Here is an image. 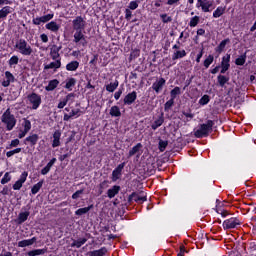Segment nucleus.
<instances>
[{
    "label": "nucleus",
    "mask_w": 256,
    "mask_h": 256,
    "mask_svg": "<svg viewBox=\"0 0 256 256\" xmlns=\"http://www.w3.org/2000/svg\"><path fill=\"white\" fill-rule=\"evenodd\" d=\"M223 229H237L241 225V220L237 217H231L223 222Z\"/></svg>",
    "instance_id": "nucleus-7"
},
{
    "label": "nucleus",
    "mask_w": 256,
    "mask_h": 256,
    "mask_svg": "<svg viewBox=\"0 0 256 256\" xmlns=\"http://www.w3.org/2000/svg\"><path fill=\"white\" fill-rule=\"evenodd\" d=\"M38 141H39V135L38 134H32V135L25 138L24 143L25 144L30 143L31 147H35V145H37Z\"/></svg>",
    "instance_id": "nucleus-21"
},
{
    "label": "nucleus",
    "mask_w": 256,
    "mask_h": 256,
    "mask_svg": "<svg viewBox=\"0 0 256 256\" xmlns=\"http://www.w3.org/2000/svg\"><path fill=\"white\" fill-rule=\"evenodd\" d=\"M165 83H167V81L165 80V78L161 77L152 84L151 88L153 89V91H155L157 95H159V93L163 91Z\"/></svg>",
    "instance_id": "nucleus-12"
},
{
    "label": "nucleus",
    "mask_w": 256,
    "mask_h": 256,
    "mask_svg": "<svg viewBox=\"0 0 256 256\" xmlns=\"http://www.w3.org/2000/svg\"><path fill=\"white\" fill-rule=\"evenodd\" d=\"M80 113H81V109H73V110H71L69 115L73 119V117H75V116L80 117L81 116Z\"/></svg>",
    "instance_id": "nucleus-60"
},
{
    "label": "nucleus",
    "mask_w": 256,
    "mask_h": 256,
    "mask_svg": "<svg viewBox=\"0 0 256 256\" xmlns=\"http://www.w3.org/2000/svg\"><path fill=\"white\" fill-rule=\"evenodd\" d=\"M55 17L54 13L46 14L40 17H36L32 19L33 25H41V23H49L51 19Z\"/></svg>",
    "instance_id": "nucleus-10"
},
{
    "label": "nucleus",
    "mask_w": 256,
    "mask_h": 256,
    "mask_svg": "<svg viewBox=\"0 0 256 256\" xmlns=\"http://www.w3.org/2000/svg\"><path fill=\"white\" fill-rule=\"evenodd\" d=\"M62 46L53 45L50 49V57L53 61H61V54H59V51H61Z\"/></svg>",
    "instance_id": "nucleus-16"
},
{
    "label": "nucleus",
    "mask_w": 256,
    "mask_h": 256,
    "mask_svg": "<svg viewBox=\"0 0 256 256\" xmlns=\"http://www.w3.org/2000/svg\"><path fill=\"white\" fill-rule=\"evenodd\" d=\"M139 7V1H130L128 5V9L131 11H135Z\"/></svg>",
    "instance_id": "nucleus-57"
},
{
    "label": "nucleus",
    "mask_w": 256,
    "mask_h": 256,
    "mask_svg": "<svg viewBox=\"0 0 256 256\" xmlns=\"http://www.w3.org/2000/svg\"><path fill=\"white\" fill-rule=\"evenodd\" d=\"M211 7H213V3L209 1L204 2V6H202L203 13H211Z\"/></svg>",
    "instance_id": "nucleus-51"
},
{
    "label": "nucleus",
    "mask_w": 256,
    "mask_h": 256,
    "mask_svg": "<svg viewBox=\"0 0 256 256\" xmlns=\"http://www.w3.org/2000/svg\"><path fill=\"white\" fill-rule=\"evenodd\" d=\"M173 105H175V100H173V98H170V99L164 104V111H169V109H171V107H173Z\"/></svg>",
    "instance_id": "nucleus-54"
},
{
    "label": "nucleus",
    "mask_w": 256,
    "mask_h": 256,
    "mask_svg": "<svg viewBox=\"0 0 256 256\" xmlns=\"http://www.w3.org/2000/svg\"><path fill=\"white\" fill-rule=\"evenodd\" d=\"M71 97H75V94L70 93L62 101H60L57 106L58 109H63L67 105V103H69V99H71Z\"/></svg>",
    "instance_id": "nucleus-36"
},
{
    "label": "nucleus",
    "mask_w": 256,
    "mask_h": 256,
    "mask_svg": "<svg viewBox=\"0 0 256 256\" xmlns=\"http://www.w3.org/2000/svg\"><path fill=\"white\" fill-rule=\"evenodd\" d=\"M1 122L6 125V131H13L15 125H17V118L11 113V109L7 108L2 114Z\"/></svg>",
    "instance_id": "nucleus-1"
},
{
    "label": "nucleus",
    "mask_w": 256,
    "mask_h": 256,
    "mask_svg": "<svg viewBox=\"0 0 256 256\" xmlns=\"http://www.w3.org/2000/svg\"><path fill=\"white\" fill-rule=\"evenodd\" d=\"M217 81L220 87H225V84L229 83V77L220 74L217 76Z\"/></svg>",
    "instance_id": "nucleus-44"
},
{
    "label": "nucleus",
    "mask_w": 256,
    "mask_h": 256,
    "mask_svg": "<svg viewBox=\"0 0 256 256\" xmlns=\"http://www.w3.org/2000/svg\"><path fill=\"white\" fill-rule=\"evenodd\" d=\"M124 13L126 21H131V18L133 17V12L131 11V9L126 8Z\"/></svg>",
    "instance_id": "nucleus-59"
},
{
    "label": "nucleus",
    "mask_w": 256,
    "mask_h": 256,
    "mask_svg": "<svg viewBox=\"0 0 256 256\" xmlns=\"http://www.w3.org/2000/svg\"><path fill=\"white\" fill-rule=\"evenodd\" d=\"M9 181H11V173L6 172L1 179V185H6V183H9Z\"/></svg>",
    "instance_id": "nucleus-53"
},
{
    "label": "nucleus",
    "mask_w": 256,
    "mask_h": 256,
    "mask_svg": "<svg viewBox=\"0 0 256 256\" xmlns=\"http://www.w3.org/2000/svg\"><path fill=\"white\" fill-rule=\"evenodd\" d=\"M0 193L1 195H9V193H11V188H9V186H4Z\"/></svg>",
    "instance_id": "nucleus-63"
},
{
    "label": "nucleus",
    "mask_w": 256,
    "mask_h": 256,
    "mask_svg": "<svg viewBox=\"0 0 256 256\" xmlns=\"http://www.w3.org/2000/svg\"><path fill=\"white\" fill-rule=\"evenodd\" d=\"M48 69H61V60H54V62L45 65L44 70L48 71Z\"/></svg>",
    "instance_id": "nucleus-29"
},
{
    "label": "nucleus",
    "mask_w": 256,
    "mask_h": 256,
    "mask_svg": "<svg viewBox=\"0 0 256 256\" xmlns=\"http://www.w3.org/2000/svg\"><path fill=\"white\" fill-rule=\"evenodd\" d=\"M109 114L111 115V117H121V109L119 108V106H112L110 108Z\"/></svg>",
    "instance_id": "nucleus-42"
},
{
    "label": "nucleus",
    "mask_w": 256,
    "mask_h": 256,
    "mask_svg": "<svg viewBox=\"0 0 256 256\" xmlns=\"http://www.w3.org/2000/svg\"><path fill=\"white\" fill-rule=\"evenodd\" d=\"M163 123H165V113H161L158 116V119H156L152 124H151V129L153 131H157V129H159V127H161V125H163Z\"/></svg>",
    "instance_id": "nucleus-17"
},
{
    "label": "nucleus",
    "mask_w": 256,
    "mask_h": 256,
    "mask_svg": "<svg viewBox=\"0 0 256 256\" xmlns=\"http://www.w3.org/2000/svg\"><path fill=\"white\" fill-rule=\"evenodd\" d=\"M216 213H218V215H221V217L223 218L229 215V211L223 210L222 208H216Z\"/></svg>",
    "instance_id": "nucleus-58"
},
{
    "label": "nucleus",
    "mask_w": 256,
    "mask_h": 256,
    "mask_svg": "<svg viewBox=\"0 0 256 256\" xmlns=\"http://www.w3.org/2000/svg\"><path fill=\"white\" fill-rule=\"evenodd\" d=\"M77 69H79V61L77 60L71 61L66 65L67 71H77Z\"/></svg>",
    "instance_id": "nucleus-37"
},
{
    "label": "nucleus",
    "mask_w": 256,
    "mask_h": 256,
    "mask_svg": "<svg viewBox=\"0 0 256 256\" xmlns=\"http://www.w3.org/2000/svg\"><path fill=\"white\" fill-rule=\"evenodd\" d=\"M47 253V248L43 249H34L28 252V256H39V255H45Z\"/></svg>",
    "instance_id": "nucleus-41"
},
{
    "label": "nucleus",
    "mask_w": 256,
    "mask_h": 256,
    "mask_svg": "<svg viewBox=\"0 0 256 256\" xmlns=\"http://www.w3.org/2000/svg\"><path fill=\"white\" fill-rule=\"evenodd\" d=\"M27 99H28L30 105H32L31 109H33L34 111H37V109L39 107H41V103H42L41 95H39L35 92H32L31 94H29L27 96Z\"/></svg>",
    "instance_id": "nucleus-4"
},
{
    "label": "nucleus",
    "mask_w": 256,
    "mask_h": 256,
    "mask_svg": "<svg viewBox=\"0 0 256 256\" xmlns=\"http://www.w3.org/2000/svg\"><path fill=\"white\" fill-rule=\"evenodd\" d=\"M15 49H17L21 55H24V57H30V55H33V48H31V45H29L27 40L23 38L16 41Z\"/></svg>",
    "instance_id": "nucleus-3"
},
{
    "label": "nucleus",
    "mask_w": 256,
    "mask_h": 256,
    "mask_svg": "<svg viewBox=\"0 0 256 256\" xmlns=\"http://www.w3.org/2000/svg\"><path fill=\"white\" fill-rule=\"evenodd\" d=\"M93 209V205H89L84 208H79L78 210L75 211V215L78 217H81V215H86V213H89Z\"/></svg>",
    "instance_id": "nucleus-32"
},
{
    "label": "nucleus",
    "mask_w": 256,
    "mask_h": 256,
    "mask_svg": "<svg viewBox=\"0 0 256 256\" xmlns=\"http://www.w3.org/2000/svg\"><path fill=\"white\" fill-rule=\"evenodd\" d=\"M19 143H21V141L16 138L12 140L9 145L6 146V149H13V147H19Z\"/></svg>",
    "instance_id": "nucleus-56"
},
{
    "label": "nucleus",
    "mask_w": 256,
    "mask_h": 256,
    "mask_svg": "<svg viewBox=\"0 0 256 256\" xmlns=\"http://www.w3.org/2000/svg\"><path fill=\"white\" fill-rule=\"evenodd\" d=\"M231 43V39L226 38L220 42V44L215 48V52L221 54L223 51H225V47H227V44Z\"/></svg>",
    "instance_id": "nucleus-26"
},
{
    "label": "nucleus",
    "mask_w": 256,
    "mask_h": 256,
    "mask_svg": "<svg viewBox=\"0 0 256 256\" xmlns=\"http://www.w3.org/2000/svg\"><path fill=\"white\" fill-rule=\"evenodd\" d=\"M29 215H31L29 211L20 212L18 218L16 219L17 225H23V223L29 219Z\"/></svg>",
    "instance_id": "nucleus-22"
},
{
    "label": "nucleus",
    "mask_w": 256,
    "mask_h": 256,
    "mask_svg": "<svg viewBox=\"0 0 256 256\" xmlns=\"http://www.w3.org/2000/svg\"><path fill=\"white\" fill-rule=\"evenodd\" d=\"M177 95H181V88L179 86L174 87L171 91H170V99H177Z\"/></svg>",
    "instance_id": "nucleus-45"
},
{
    "label": "nucleus",
    "mask_w": 256,
    "mask_h": 256,
    "mask_svg": "<svg viewBox=\"0 0 256 256\" xmlns=\"http://www.w3.org/2000/svg\"><path fill=\"white\" fill-rule=\"evenodd\" d=\"M225 7L218 6L216 10L213 12V18L214 19H219V17L225 15Z\"/></svg>",
    "instance_id": "nucleus-38"
},
{
    "label": "nucleus",
    "mask_w": 256,
    "mask_h": 256,
    "mask_svg": "<svg viewBox=\"0 0 256 256\" xmlns=\"http://www.w3.org/2000/svg\"><path fill=\"white\" fill-rule=\"evenodd\" d=\"M22 127H24V130L18 134L19 139H23V137H25V135H27V133L31 131V121L27 118H24Z\"/></svg>",
    "instance_id": "nucleus-15"
},
{
    "label": "nucleus",
    "mask_w": 256,
    "mask_h": 256,
    "mask_svg": "<svg viewBox=\"0 0 256 256\" xmlns=\"http://www.w3.org/2000/svg\"><path fill=\"white\" fill-rule=\"evenodd\" d=\"M107 254V248L102 247L99 250H94L90 252V256H104Z\"/></svg>",
    "instance_id": "nucleus-43"
},
{
    "label": "nucleus",
    "mask_w": 256,
    "mask_h": 256,
    "mask_svg": "<svg viewBox=\"0 0 256 256\" xmlns=\"http://www.w3.org/2000/svg\"><path fill=\"white\" fill-rule=\"evenodd\" d=\"M85 243H87V238H78L72 242L71 246L76 247V249H81Z\"/></svg>",
    "instance_id": "nucleus-30"
},
{
    "label": "nucleus",
    "mask_w": 256,
    "mask_h": 256,
    "mask_svg": "<svg viewBox=\"0 0 256 256\" xmlns=\"http://www.w3.org/2000/svg\"><path fill=\"white\" fill-rule=\"evenodd\" d=\"M133 201L138 204L145 203V201H147V195L145 194V192H140V194H138L137 192H132L128 196V203L131 205Z\"/></svg>",
    "instance_id": "nucleus-5"
},
{
    "label": "nucleus",
    "mask_w": 256,
    "mask_h": 256,
    "mask_svg": "<svg viewBox=\"0 0 256 256\" xmlns=\"http://www.w3.org/2000/svg\"><path fill=\"white\" fill-rule=\"evenodd\" d=\"M77 85V79L75 78H68L66 80L65 89H68L69 91H73V87Z\"/></svg>",
    "instance_id": "nucleus-35"
},
{
    "label": "nucleus",
    "mask_w": 256,
    "mask_h": 256,
    "mask_svg": "<svg viewBox=\"0 0 256 256\" xmlns=\"http://www.w3.org/2000/svg\"><path fill=\"white\" fill-rule=\"evenodd\" d=\"M84 31L85 30H75L73 39L74 43H80L82 47L87 46V39H85V34H83Z\"/></svg>",
    "instance_id": "nucleus-9"
},
{
    "label": "nucleus",
    "mask_w": 256,
    "mask_h": 256,
    "mask_svg": "<svg viewBox=\"0 0 256 256\" xmlns=\"http://www.w3.org/2000/svg\"><path fill=\"white\" fill-rule=\"evenodd\" d=\"M43 183H45V180H40L38 183L32 186L31 188L32 195H37V193L41 191V188L43 187Z\"/></svg>",
    "instance_id": "nucleus-31"
},
{
    "label": "nucleus",
    "mask_w": 256,
    "mask_h": 256,
    "mask_svg": "<svg viewBox=\"0 0 256 256\" xmlns=\"http://www.w3.org/2000/svg\"><path fill=\"white\" fill-rule=\"evenodd\" d=\"M213 61H215V57L209 54L203 61V66L205 67V69H209V67L213 65Z\"/></svg>",
    "instance_id": "nucleus-39"
},
{
    "label": "nucleus",
    "mask_w": 256,
    "mask_h": 256,
    "mask_svg": "<svg viewBox=\"0 0 256 256\" xmlns=\"http://www.w3.org/2000/svg\"><path fill=\"white\" fill-rule=\"evenodd\" d=\"M56 87H59V80L53 79L48 82V85L45 87V91H55Z\"/></svg>",
    "instance_id": "nucleus-28"
},
{
    "label": "nucleus",
    "mask_w": 256,
    "mask_h": 256,
    "mask_svg": "<svg viewBox=\"0 0 256 256\" xmlns=\"http://www.w3.org/2000/svg\"><path fill=\"white\" fill-rule=\"evenodd\" d=\"M13 13V8L11 6H4L0 9V19H7L8 15Z\"/></svg>",
    "instance_id": "nucleus-25"
},
{
    "label": "nucleus",
    "mask_w": 256,
    "mask_h": 256,
    "mask_svg": "<svg viewBox=\"0 0 256 256\" xmlns=\"http://www.w3.org/2000/svg\"><path fill=\"white\" fill-rule=\"evenodd\" d=\"M45 28L52 33H57L61 29V25L57 24L55 21H50L45 25Z\"/></svg>",
    "instance_id": "nucleus-20"
},
{
    "label": "nucleus",
    "mask_w": 256,
    "mask_h": 256,
    "mask_svg": "<svg viewBox=\"0 0 256 256\" xmlns=\"http://www.w3.org/2000/svg\"><path fill=\"white\" fill-rule=\"evenodd\" d=\"M19 64V56L14 55L8 60L9 67H13V65Z\"/></svg>",
    "instance_id": "nucleus-50"
},
{
    "label": "nucleus",
    "mask_w": 256,
    "mask_h": 256,
    "mask_svg": "<svg viewBox=\"0 0 256 256\" xmlns=\"http://www.w3.org/2000/svg\"><path fill=\"white\" fill-rule=\"evenodd\" d=\"M121 191V186L114 185L112 188L108 189L107 191V197L109 199H113L116 195H119V192Z\"/></svg>",
    "instance_id": "nucleus-23"
},
{
    "label": "nucleus",
    "mask_w": 256,
    "mask_h": 256,
    "mask_svg": "<svg viewBox=\"0 0 256 256\" xmlns=\"http://www.w3.org/2000/svg\"><path fill=\"white\" fill-rule=\"evenodd\" d=\"M200 21H201V18L199 16H194L190 18L189 27H197Z\"/></svg>",
    "instance_id": "nucleus-48"
},
{
    "label": "nucleus",
    "mask_w": 256,
    "mask_h": 256,
    "mask_svg": "<svg viewBox=\"0 0 256 256\" xmlns=\"http://www.w3.org/2000/svg\"><path fill=\"white\" fill-rule=\"evenodd\" d=\"M182 114L184 115V117H187L188 119H193V117H195V114L191 113V109L187 111H182Z\"/></svg>",
    "instance_id": "nucleus-62"
},
{
    "label": "nucleus",
    "mask_w": 256,
    "mask_h": 256,
    "mask_svg": "<svg viewBox=\"0 0 256 256\" xmlns=\"http://www.w3.org/2000/svg\"><path fill=\"white\" fill-rule=\"evenodd\" d=\"M61 145V131L56 130L53 133V141H52V147L55 149L56 147H59Z\"/></svg>",
    "instance_id": "nucleus-19"
},
{
    "label": "nucleus",
    "mask_w": 256,
    "mask_h": 256,
    "mask_svg": "<svg viewBox=\"0 0 256 256\" xmlns=\"http://www.w3.org/2000/svg\"><path fill=\"white\" fill-rule=\"evenodd\" d=\"M209 101H211V97L205 94L199 99V105H208Z\"/></svg>",
    "instance_id": "nucleus-49"
},
{
    "label": "nucleus",
    "mask_w": 256,
    "mask_h": 256,
    "mask_svg": "<svg viewBox=\"0 0 256 256\" xmlns=\"http://www.w3.org/2000/svg\"><path fill=\"white\" fill-rule=\"evenodd\" d=\"M5 77H6V80L2 81V87H9L11 83H15V76L13 75V73L6 71Z\"/></svg>",
    "instance_id": "nucleus-18"
},
{
    "label": "nucleus",
    "mask_w": 256,
    "mask_h": 256,
    "mask_svg": "<svg viewBox=\"0 0 256 256\" xmlns=\"http://www.w3.org/2000/svg\"><path fill=\"white\" fill-rule=\"evenodd\" d=\"M246 61H247V55L243 54L240 57L236 58L235 65L243 66V65H245Z\"/></svg>",
    "instance_id": "nucleus-47"
},
{
    "label": "nucleus",
    "mask_w": 256,
    "mask_h": 256,
    "mask_svg": "<svg viewBox=\"0 0 256 256\" xmlns=\"http://www.w3.org/2000/svg\"><path fill=\"white\" fill-rule=\"evenodd\" d=\"M87 22L83 18V16H76L75 19L72 21V29L74 31H85V27Z\"/></svg>",
    "instance_id": "nucleus-6"
},
{
    "label": "nucleus",
    "mask_w": 256,
    "mask_h": 256,
    "mask_svg": "<svg viewBox=\"0 0 256 256\" xmlns=\"http://www.w3.org/2000/svg\"><path fill=\"white\" fill-rule=\"evenodd\" d=\"M231 54H226L222 57V61L220 64L221 70L220 73L224 75V73H227L229 71V68L231 67Z\"/></svg>",
    "instance_id": "nucleus-8"
},
{
    "label": "nucleus",
    "mask_w": 256,
    "mask_h": 256,
    "mask_svg": "<svg viewBox=\"0 0 256 256\" xmlns=\"http://www.w3.org/2000/svg\"><path fill=\"white\" fill-rule=\"evenodd\" d=\"M160 19L162 23H171V21H173V18L171 16H168L167 13L160 14Z\"/></svg>",
    "instance_id": "nucleus-52"
},
{
    "label": "nucleus",
    "mask_w": 256,
    "mask_h": 256,
    "mask_svg": "<svg viewBox=\"0 0 256 256\" xmlns=\"http://www.w3.org/2000/svg\"><path fill=\"white\" fill-rule=\"evenodd\" d=\"M37 241V237H32L31 239L21 240L18 242V247H30Z\"/></svg>",
    "instance_id": "nucleus-27"
},
{
    "label": "nucleus",
    "mask_w": 256,
    "mask_h": 256,
    "mask_svg": "<svg viewBox=\"0 0 256 256\" xmlns=\"http://www.w3.org/2000/svg\"><path fill=\"white\" fill-rule=\"evenodd\" d=\"M185 253H187V250L185 249V245H180V251L177 254V256H185Z\"/></svg>",
    "instance_id": "nucleus-64"
},
{
    "label": "nucleus",
    "mask_w": 256,
    "mask_h": 256,
    "mask_svg": "<svg viewBox=\"0 0 256 256\" xmlns=\"http://www.w3.org/2000/svg\"><path fill=\"white\" fill-rule=\"evenodd\" d=\"M213 125H215L213 120H207L205 124H200L199 129L194 131V137H196V139H203V137H207L209 133L213 131Z\"/></svg>",
    "instance_id": "nucleus-2"
},
{
    "label": "nucleus",
    "mask_w": 256,
    "mask_h": 256,
    "mask_svg": "<svg viewBox=\"0 0 256 256\" xmlns=\"http://www.w3.org/2000/svg\"><path fill=\"white\" fill-rule=\"evenodd\" d=\"M84 189L77 190L75 193L72 194V199H79L81 195H83Z\"/></svg>",
    "instance_id": "nucleus-61"
},
{
    "label": "nucleus",
    "mask_w": 256,
    "mask_h": 256,
    "mask_svg": "<svg viewBox=\"0 0 256 256\" xmlns=\"http://www.w3.org/2000/svg\"><path fill=\"white\" fill-rule=\"evenodd\" d=\"M137 101V91H132L128 93L124 98H123V105L124 106H131L133 103Z\"/></svg>",
    "instance_id": "nucleus-11"
},
{
    "label": "nucleus",
    "mask_w": 256,
    "mask_h": 256,
    "mask_svg": "<svg viewBox=\"0 0 256 256\" xmlns=\"http://www.w3.org/2000/svg\"><path fill=\"white\" fill-rule=\"evenodd\" d=\"M167 145H169V142L160 140L159 144H158L159 151H161V153H163V151H165V149H167Z\"/></svg>",
    "instance_id": "nucleus-55"
},
{
    "label": "nucleus",
    "mask_w": 256,
    "mask_h": 256,
    "mask_svg": "<svg viewBox=\"0 0 256 256\" xmlns=\"http://www.w3.org/2000/svg\"><path fill=\"white\" fill-rule=\"evenodd\" d=\"M123 169H125V162L120 163L113 171H112V181H119L121 179V175L123 173Z\"/></svg>",
    "instance_id": "nucleus-13"
},
{
    "label": "nucleus",
    "mask_w": 256,
    "mask_h": 256,
    "mask_svg": "<svg viewBox=\"0 0 256 256\" xmlns=\"http://www.w3.org/2000/svg\"><path fill=\"white\" fill-rule=\"evenodd\" d=\"M28 175H29V173L24 171L20 175V178L13 184L12 189H14V191H19L21 189V187H23V183H25L27 181Z\"/></svg>",
    "instance_id": "nucleus-14"
},
{
    "label": "nucleus",
    "mask_w": 256,
    "mask_h": 256,
    "mask_svg": "<svg viewBox=\"0 0 256 256\" xmlns=\"http://www.w3.org/2000/svg\"><path fill=\"white\" fill-rule=\"evenodd\" d=\"M57 163V158H52L47 165L40 171L41 175H47L51 168Z\"/></svg>",
    "instance_id": "nucleus-24"
},
{
    "label": "nucleus",
    "mask_w": 256,
    "mask_h": 256,
    "mask_svg": "<svg viewBox=\"0 0 256 256\" xmlns=\"http://www.w3.org/2000/svg\"><path fill=\"white\" fill-rule=\"evenodd\" d=\"M141 147H143V144L137 143L128 153V157H133V155H136V153H139Z\"/></svg>",
    "instance_id": "nucleus-46"
},
{
    "label": "nucleus",
    "mask_w": 256,
    "mask_h": 256,
    "mask_svg": "<svg viewBox=\"0 0 256 256\" xmlns=\"http://www.w3.org/2000/svg\"><path fill=\"white\" fill-rule=\"evenodd\" d=\"M117 87H119V80H115L114 82L107 84L106 91H108V93H114Z\"/></svg>",
    "instance_id": "nucleus-33"
},
{
    "label": "nucleus",
    "mask_w": 256,
    "mask_h": 256,
    "mask_svg": "<svg viewBox=\"0 0 256 256\" xmlns=\"http://www.w3.org/2000/svg\"><path fill=\"white\" fill-rule=\"evenodd\" d=\"M247 253L249 255L256 256V241H252L248 243Z\"/></svg>",
    "instance_id": "nucleus-40"
},
{
    "label": "nucleus",
    "mask_w": 256,
    "mask_h": 256,
    "mask_svg": "<svg viewBox=\"0 0 256 256\" xmlns=\"http://www.w3.org/2000/svg\"><path fill=\"white\" fill-rule=\"evenodd\" d=\"M187 57V52L185 50H178L172 55V61H177V59H183Z\"/></svg>",
    "instance_id": "nucleus-34"
}]
</instances>
